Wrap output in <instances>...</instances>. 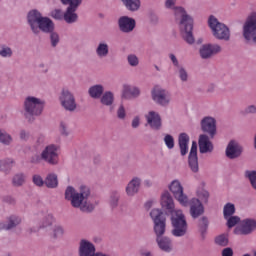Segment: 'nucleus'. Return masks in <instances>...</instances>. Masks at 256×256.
<instances>
[{
  "mask_svg": "<svg viewBox=\"0 0 256 256\" xmlns=\"http://www.w3.org/2000/svg\"><path fill=\"white\" fill-rule=\"evenodd\" d=\"M161 205L171 213L172 235L174 237H185L187 234V220L182 210L175 209L173 196L169 192H164L161 196Z\"/></svg>",
  "mask_w": 256,
  "mask_h": 256,
  "instance_id": "nucleus-1",
  "label": "nucleus"
},
{
  "mask_svg": "<svg viewBox=\"0 0 256 256\" xmlns=\"http://www.w3.org/2000/svg\"><path fill=\"white\" fill-rule=\"evenodd\" d=\"M65 199L70 201L74 209H80L84 213H91L95 204L91 202V190L87 186H81L78 190L68 186L65 190Z\"/></svg>",
  "mask_w": 256,
  "mask_h": 256,
  "instance_id": "nucleus-2",
  "label": "nucleus"
},
{
  "mask_svg": "<svg viewBox=\"0 0 256 256\" xmlns=\"http://www.w3.org/2000/svg\"><path fill=\"white\" fill-rule=\"evenodd\" d=\"M165 7L166 9L174 11L176 16L182 17L180 21L181 35L188 45H193V43H195V37L193 36V18L187 15L183 7L175 5V1H166Z\"/></svg>",
  "mask_w": 256,
  "mask_h": 256,
  "instance_id": "nucleus-3",
  "label": "nucleus"
},
{
  "mask_svg": "<svg viewBox=\"0 0 256 256\" xmlns=\"http://www.w3.org/2000/svg\"><path fill=\"white\" fill-rule=\"evenodd\" d=\"M28 24L35 35H39L41 31L43 33H53V31H55V23H53V20L43 17L41 12L37 10H31L28 13Z\"/></svg>",
  "mask_w": 256,
  "mask_h": 256,
  "instance_id": "nucleus-4",
  "label": "nucleus"
},
{
  "mask_svg": "<svg viewBox=\"0 0 256 256\" xmlns=\"http://www.w3.org/2000/svg\"><path fill=\"white\" fill-rule=\"evenodd\" d=\"M59 151H61L59 145L49 144L40 154H33L30 157V163H32V165H39L44 161V163H48V165H59Z\"/></svg>",
  "mask_w": 256,
  "mask_h": 256,
  "instance_id": "nucleus-5",
  "label": "nucleus"
},
{
  "mask_svg": "<svg viewBox=\"0 0 256 256\" xmlns=\"http://www.w3.org/2000/svg\"><path fill=\"white\" fill-rule=\"evenodd\" d=\"M44 108L45 101L43 99L35 96H27L23 103V115L27 121L32 123V121H35V117H39L43 113Z\"/></svg>",
  "mask_w": 256,
  "mask_h": 256,
  "instance_id": "nucleus-6",
  "label": "nucleus"
},
{
  "mask_svg": "<svg viewBox=\"0 0 256 256\" xmlns=\"http://www.w3.org/2000/svg\"><path fill=\"white\" fill-rule=\"evenodd\" d=\"M208 25L212 31V35L220 41H229L231 39V31L227 25L219 22L215 16H210L208 19Z\"/></svg>",
  "mask_w": 256,
  "mask_h": 256,
  "instance_id": "nucleus-7",
  "label": "nucleus"
},
{
  "mask_svg": "<svg viewBox=\"0 0 256 256\" xmlns=\"http://www.w3.org/2000/svg\"><path fill=\"white\" fill-rule=\"evenodd\" d=\"M168 189L170 193H172L174 199H176L182 207H189V196L185 194V189L179 179L172 180L168 185Z\"/></svg>",
  "mask_w": 256,
  "mask_h": 256,
  "instance_id": "nucleus-8",
  "label": "nucleus"
},
{
  "mask_svg": "<svg viewBox=\"0 0 256 256\" xmlns=\"http://www.w3.org/2000/svg\"><path fill=\"white\" fill-rule=\"evenodd\" d=\"M150 217L154 223V233L156 237H163L167 227V218L161 209H153L150 212Z\"/></svg>",
  "mask_w": 256,
  "mask_h": 256,
  "instance_id": "nucleus-9",
  "label": "nucleus"
},
{
  "mask_svg": "<svg viewBox=\"0 0 256 256\" xmlns=\"http://www.w3.org/2000/svg\"><path fill=\"white\" fill-rule=\"evenodd\" d=\"M151 98L160 107H169L171 105V92L160 86H155L151 90Z\"/></svg>",
  "mask_w": 256,
  "mask_h": 256,
  "instance_id": "nucleus-10",
  "label": "nucleus"
},
{
  "mask_svg": "<svg viewBox=\"0 0 256 256\" xmlns=\"http://www.w3.org/2000/svg\"><path fill=\"white\" fill-rule=\"evenodd\" d=\"M243 37L248 43H256V13L250 14L243 26Z\"/></svg>",
  "mask_w": 256,
  "mask_h": 256,
  "instance_id": "nucleus-11",
  "label": "nucleus"
},
{
  "mask_svg": "<svg viewBox=\"0 0 256 256\" xmlns=\"http://www.w3.org/2000/svg\"><path fill=\"white\" fill-rule=\"evenodd\" d=\"M59 102L61 107L69 113L77 111V101L75 95L72 94L68 89H63L59 95Z\"/></svg>",
  "mask_w": 256,
  "mask_h": 256,
  "instance_id": "nucleus-12",
  "label": "nucleus"
},
{
  "mask_svg": "<svg viewBox=\"0 0 256 256\" xmlns=\"http://www.w3.org/2000/svg\"><path fill=\"white\" fill-rule=\"evenodd\" d=\"M64 5H68L66 11L64 12V21L68 23V25H72V23H77L79 16L75 11L81 5V1H63Z\"/></svg>",
  "mask_w": 256,
  "mask_h": 256,
  "instance_id": "nucleus-13",
  "label": "nucleus"
},
{
  "mask_svg": "<svg viewBox=\"0 0 256 256\" xmlns=\"http://www.w3.org/2000/svg\"><path fill=\"white\" fill-rule=\"evenodd\" d=\"M254 231H256L255 218H245L241 220L240 226L234 229L235 235H251Z\"/></svg>",
  "mask_w": 256,
  "mask_h": 256,
  "instance_id": "nucleus-14",
  "label": "nucleus"
},
{
  "mask_svg": "<svg viewBox=\"0 0 256 256\" xmlns=\"http://www.w3.org/2000/svg\"><path fill=\"white\" fill-rule=\"evenodd\" d=\"M203 133H207L211 139L217 135V120L212 116H206L200 121Z\"/></svg>",
  "mask_w": 256,
  "mask_h": 256,
  "instance_id": "nucleus-15",
  "label": "nucleus"
},
{
  "mask_svg": "<svg viewBox=\"0 0 256 256\" xmlns=\"http://www.w3.org/2000/svg\"><path fill=\"white\" fill-rule=\"evenodd\" d=\"M223 51V48L219 44H203L199 49L201 59H211L215 55H219Z\"/></svg>",
  "mask_w": 256,
  "mask_h": 256,
  "instance_id": "nucleus-16",
  "label": "nucleus"
},
{
  "mask_svg": "<svg viewBox=\"0 0 256 256\" xmlns=\"http://www.w3.org/2000/svg\"><path fill=\"white\" fill-rule=\"evenodd\" d=\"M188 205L190 206V215L192 219H199V217L205 213L203 203L196 197L191 198L190 201L188 199Z\"/></svg>",
  "mask_w": 256,
  "mask_h": 256,
  "instance_id": "nucleus-17",
  "label": "nucleus"
},
{
  "mask_svg": "<svg viewBox=\"0 0 256 256\" xmlns=\"http://www.w3.org/2000/svg\"><path fill=\"white\" fill-rule=\"evenodd\" d=\"M188 165L192 173H199V158L197 157V142L193 141L188 156Z\"/></svg>",
  "mask_w": 256,
  "mask_h": 256,
  "instance_id": "nucleus-18",
  "label": "nucleus"
},
{
  "mask_svg": "<svg viewBox=\"0 0 256 256\" xmlns=\"http://www.w3.org/2000/svg\"><path fill=\"white\" fill-rule=\"evenodd\" d=\"M141 95V89L137 86H131L129 84H124L122 87L121 97L127 101L131 99H137Z\"/></svg>",
  "mask_w": 256,
  "mask_h": 256,
  "instance_id": "nucleus-19",
  "label": "nucleus"
},
{
  "mask_svg": "<svg viewBox=\"0 0 256 256\" xmlns=\"http://www.w3.org/2000/svg\"><path fill=\"white\" fill-rule=\"evenodd\" d=\"M22 219L17 215H10L6 218V221L0 222V231H11V229H15L18 225H21Z\"/></svg>",
  "mask_w": 256,
  "mask_h": 256,
  "instance_id": "nucleus-20",
  "label": "nucleus"
},
{
  "mask_svg": "<svg viewBox=\"0 0 256 256\" xmlns=\"http://www.w3.org/2000/svg\"><path fill=\"white\" fill-rule=\"evenodd\" d=\"M135 19L129 16H122L118 20V27L122 33H131L135 29Z\"/></svg>",
  "mask_w": 256,
  "mask_h": 256,
  "instance_id": "nucleus-21",
  "label": "nucleus"
},
{
  "mask_svg": "<svg viewBox=\"0 0 256 256\" xmlns=\"http://www.w3.org/2000/svg\"><path fill=\"white\" fill-rule=\"evenodd\" d=\"M145 119L151 129H155V131H159V129H161L162 123L159 112L151 110L145 115Z\"/></svg>",
  "mask_w": 256,
  "mask_h": 256,
  "instance_id": "nucleus-22",
  "label": "nucleus"
},
{
  "mask_svg": "<svg viewBox=\"0 0 256 256\" xmlns=\"http://www.w3.org/2000/svg\"><path fill=\"white\" fill-rule=\"evenodd\" d=\"M143 180L139 177H133L128 184L126 185L125 191L128 197H135L137 193H139V189H141V183Z\"/></svg>",
  "mask_w": 256,
  "mask_h": 256,
  "instance_id": "nucleus-23",
  "label": "nucleus"
},
{
  "mask_svg": "<svg viewBox=\"0 0 256 256\" xmlns=\"http://www.w3.org/2000/svg\"><path fill=\"white\" fill-rule=\"evenodd\" d=\"M198 145L200 153H213V142H211L207 134H201L199 136Z\"/></svg>",
  "mask_w": 256,
  "mask_h": 256,
  "instance_id": "nucleus-24",
  "label": "nucleus"
},
{
  "mask_svg": "<svg viewBox=\"0 0 256 256\" xmlns=\"http://www.w3.org/2000/svg\"><path fill=\"white\" fill-rule=\"evenodd\" d=\"M243 153V148L235 141H231L226 148V157L228 159H237Z\"/></svg>",
  "mask_w": 256,
  "mask_h": 256,
  "instance_id": "nucleus-25",
  "label": "nucleus"
},
{
  "mask_svg": "<svg viewBox=\"0 0 256 256\" xmlns=\"http://www.w3.org/2000/svg\"><path fill=\"white\" fill-rule=\"evenodd\" d=\"M110 48L107 41H99L95 47V55L98 59H107L109 57Z\"/></svg>",
  "mask_w": 256,
  "mask_h": 256,
  "instance_id": "nucleus-26",
  "label": "nucleus"
},
{
  "mask_svg": "<svg viewBox=\"0 0 256 256\" xmlns=\"http://www.w3.org/2000/svg\"><path fill=\"white\" fill-rule=\"evenodd\" d=\"M156 242L161 249V251H164V253H171L173 251V241L169 237H156Z\"/></svg>",
  "mask_w": 256,
  "mask_h": 256,
  "instance_id": "nucleus-27",
  "label": "nucleus"
},
{
  "mask_svg": "<svg viewBox=\"0 0 256 256\" xmlns=\"http://www.w3.org/2000/svg\"><path fill=\"white\" fill-rule=\"evenodd\" d=\"M178 141H179L180 153L182 157H185V155L189 153V135L185 133L180 134Z\"/></svg>",
  "mask_w": 256,
  "mask_h": 256,
  "instance_id": "nucleus-28",
  "label": "nucleus"
},
{
  "mask_svg": "<svg viewBox=\"0 0 256 256\" xmlns=\"http://www.w3.org/2000/svg\"><path fill=\"white\" fill-rule=\"evenodd\" d=\"M103 93H105V86L102 84H95L88 89V95L92 99H101Z\"/></svg>",
  "mask_w": 256,
  "mask_h": 256,
  "instance_id": "nucleus-29",
  "label": "nucleus"
},
{
  "mask_svg": "<svg viewBox=\"0 0 256 256\" xmlns=\"http://www.w3.org/2000/svg\"><path fill=\"white\" fill-rule=\"evenodd\" d=\"M13 167H15V160L13 158H4L0 160V171L2 173L9 175Z\"/></svg>",
  "mask_w": 256,
  "mask_h": 256,
  "instance_id": "nucleus-30",
  "label": "nucleus"
},
{
  "mask_svg": "<svg viewBox=\"0 0 256 256\" xmlns=\"http://www.w3.org/2000/svg\"><path fill=\"white\" fill-rule=\"evenodd\" d=\"M100 103L105 107H111L115 103V93L110 90L103 92L100 97Z\"/></svg>",
  "mask_w": 256,
  "mask_h": 256,
  "instance_id": "nucleus-31",
  "label": "nucleus"
},
{
  "mask_svg": "<svg viewBox=\"0 0 256 256\" xmlns=\"http://www.w3.org/2000/svg\"><path fill=\"white\" fill-rule=\"evenodd\" d=\"M196 197H198L199 201H201L202 204L203 203L204 204L209 203L210 194H209V191H207L205 189V186H203V185H200V186L197 187Z\"/></svg>",
  "mask_w": 256,
  "mask_h": 256,
  "instance_id": "nucleus-32",
  "label": "nucleus"
},
{
  "mask_svg": "<svg viewBox=\"0 0 256 256\" xmlns=\"http://www.w3.org/2000/svg\"><path fill=\"white\" fill-rule=\"evenodd\" d=\"M44 185L48 189H56V187H58V185H59V180L57 178V174H55V173L48 174L44 180Z\"/></svg>",
  "mask_w": 256,
  "mask_h": 256,
  "instance_id": "nucleus-33",
  "label": "nucleus"
},
{
  "mask_svg": "<svg viewBox=\"0 0 256 256\" xmlns=\"http://www.w3.org/2000/svg\"><path fill=\"white\" fill-rule=\"evenodd\" d=\"M53 223H55V216L51 213H46L40 221L39 229H47V227H51Z\"/></svg>",
  "mask_w": 256,
  "mask_h": 256,
  "instance_id": "nucleus-34",
  "label": "nucleus"
},
{
  "mask_svg": "<svg viewBox=\"0 0 256 256\" xmlns=\"http://www.w3.org/2000/svg\"><path fill=\"white\" fill-rule=\"evenodd\" d=\"M63 235H65V228L62 225L53 226L51 232L52 239H62Z\"/></svg>",
  "mask_w": 256,
  "mask_h": 256,
  "instance_id": "nucleus-35",
  "label": "nucleus"
},
{
  "mask_svg": "<svg viewBox=\"0 0 256 256\" xmlns=\"http://www.w3.org/2000/svg\"><path fill=\"white\" fill-rule=\"evenodd\" d=\"M235 204L228 202L223 207V216L224 219H228V217H233L235 215Z\"/></svg>",
  "mask_w": 256,
  "mask_h": 256,
  "instance_id": "nucleus-36",
  "label": "nucleus"
},
{
  "mask_svg": "<svg viewBox=\"0 0 256 256\" xmlns=\"http://www.w3.org/2000/svg\"><path fill=\"white\" fill-rule=\"evenodd\" d=\"M244 177L249 180L250 185L254 191H256V171L255 170H246Z\"/></svg>",
  "mask_w": 256,
  "mask_h": 256,
  "instance_id": "nucleus-37",
  "label": "nucleus"
},
{
  "mask_svg": "<svg viewBox=\"0 0 256 256\" xmlns=\"http://www.w3.org/2000/svg\"><path fill=\"white\" fill-rule=\"evenodd\" d=\"M0 143H2V145L9 146L13 143V137L5 130L0 129Z\"/></svg>",
  "mask_w": 256,
  "mask_h": 256,
  "instance_id": "nucleus-38",
  "label": "nucleus"
},
{
  "mask_svg": "<svg viewBox=\"0 0 256 256\" xmlns=\"http://www.w3.org/2000/svg\"><path fill=\"white\" fill-rule=\"evenodd\" d=\"M0 57L3 59H11L13 57V49L7 45H0Z\"/></svg>",
  "mask_w": 256,
  "mask_h": 256,
  "instance_id": "nucleus-39",
  "label": "nucleus"
},
{
  "mask_svg": "<svg viewBox=\"0 0 256 256\" xmlns=\"http://www.w3.org/2000/svg\"><path fill=\"white\" fill-rule=\"evenodd\" d=\"M124 6L128 11H139L141 8V2L140 1H124Z\"/></svg>",
  "mask_w": 256,
  "mask_h": 256,
  "instance_id": "nucleus-40",
  "label": "nucleus"
},
{
  "mask_svg": "<svg viewBox=\"0 0 256 256\" xmlns=\"http://www.w3.org/2000/svg\"><path fill=\"white\" fill-rule=\"evenodd\" d=\"M25 183V174L17 173L12 178V185L14 187H21Z\"/></svg>",
  "mask_w": 256,
  "mask_h": 256,
  "instance_id": "nucleus-41",
  "label": "nucleus"
},
{
  "mask_svg": "<svg viewBox=\"0 0 256 256\" xmlns=\"http://www.w3.org/2000/svg\"><path fill=\"white\" fill-rule=\"evenodd\" d=\"M226 219L227 223V227L228 229H233V227H235V225H237L238 223H241V218L239 216H229L228 218H224Z\"/></svg>",
  "mask_w": 256,
  "mask_h": 256,
  "instance_id": "nucleus-42",
  "label": "nucleus"
},
{
  "mask_svg": "<svg viewBox=\"0 0 256 256\" xmlns=\"http://www.w3.org/2000/svg\"><path fill=\"white\" fill-rule=\"evenodd\" d=\"M119 193L118 192H112L109 199V205L112 209H116L119 205Z\"/></svg>",
  "mask_w": 256,
  "mask_h": 256,
  "instance_id": "nucleus-43",
  "label": "nucleus"
},
{
  "mask_svg": "<svg viewBox=\"0 0 256 256\" xmlns=\"http://www.w3.org/2000/svg\"><path fill=\"white\" fill-rule=\"evenodd\" d=\"M50 15L56 21H64L65 12L61 9H54L51 11Z\"/></svg>",
  "mask_w": 256,
  "mask_h": 256,
  "instance_id": "nucleus-44",
  "label": "nucleus"
},
{
  "mask_svg": "<svg viewBox=\"0 0 256 256\" xmlns=\"http://www.w3.org/2000/svg\"><path fill=\"white\" fill-rule=\"evenodd\" d=\"M164 143H165L167 149L175 148V138H173V136H171L170 134H166L164 136Z\"/></svg>",
  "mask_w": 256,
  "mask_h": 256,
  "instance_id": "nucleus-45",
  "label": "nucleus"
},
{
  "mask_svg": "<svg viewBox=\"0 0 256 256\" xmlns=\"http://www.w3.org/2000/svg\"><path fill=\"white\" fill-rule=\"evenodd\" d=\"M178 75H179V79L183 83H187V81H189V73H187V70L184 67H179Z\"/></svg>",
  "mask_w": 256,
  "mask_h": 256,
  "instance_id": "nucleus-46",
  "label": "nucleus"
},
{
  "mask_svg": "<svg viewBox=\"0 0 256 256\" xmlns=\"http://www.w3.org/2000/svg\"><path fill=\"white\" fill-rule=\"evenodd\" d=\"M32 183H34V185H36V187H43V185H45V180L43 179V177L39 174H34L32 176Z\"/></svg>",
  "mask_w": 256,
  "mask_h": 256,
  "instance_id": "nucleus-47",
  "label": "nucleus"
},
{
  "mask_svg": "<svg viewBox=\"0 0 256 256\" xmlns=\"http://www.w3.org/2000/svg\"><path fill=\"white\" fill-rule=\"evenodd\" d=\"M215 242L217 245H220L221 247H227V245H229V239L225 235H220L216 237Z\"/></svg>",
  "mask_w": 256,
  "mask_h": 256,
  "instance_id": "nucleus-48",
  "label": "nucleus"
},
{
  "mask_svg": "<svg viewBox=\"0 0 256 256\" xmlns=\"http://www.w3.org/2000/svg\"><path fill=\"white\" fill-rule=\"evenodd\" d=\"M127 61L130 67H137L139 65V58L135 54L128 55Z\"/></svg>",
  "mask_w": 256,
  "mask_h": 256,
  "instance_id": "nucleus-49",
  "label": "nucleus"
},
{
  "mask_svg": "<svg viewBox=\"0 0 256 256\" xmlns=\"http://www.w3.org/2000/svg\"><path fill=\"white\" fill-rule=\"evenodd\" d=\"M117 117L118 119H120L121 121L125 120V118L127 117V112L125 110V106H123V104H121L118 109H117Z\"/></svg>",
  "mask_w": 256,
  "mask_h": 256,
  "instance_id": "nucleus-50",
  "label": "nucleus"
},
{
  "mask_svg": "<svg viewBox=\"0 0 256 256\" xmlns=\"http://www.w3.org/2000/svg\"><path fill=\"white\" fill-rule=\"evenodd\" d=\"M60 133L61 135H64V137H68V135H70L71 131L69 130V125L67 123L61 122Z\"/></svg>",
  "mask_w": 256,
  "mask_h": 256,
  "instance_id": "nucleus-51",
  "label": "nucleus"
},
{
  "mask_svg": "<svg viewBox=\"0 0 256 256\" xmlns=\"http://www.w3.org/2000/svg\"><path fill=\"white\" fill-rule=\"evenodd\" d=\"M50 41H51V45L53 47H55L56 45H59V34H57V32H50Z\"/></svg>",
  "mask_w": 256,
  "mask_h": 256,
  "instance_id": "nucleus-52",
  "label": "nucleus"
},
{
  "mask_svg": "<svg viewBox=\"0 0 256 256\" xmlns=\"http://www.w3.org/2000/svg\"><path fill=\"white\" fill-rule=\"evenodd\" d=\"M199 226L204 229H207V227L209 226V220L207 219V217H202L199 220Z\"/></svg>",
  "mask_w": 256,
  "mask_h": 256,
  "instance_id": "nucleus-53",
  "label": "nucleus"
},
{
  "mask_svg": "<svg viewBox=\"0 0 256 256\" xmlns=\"http://www.w3.org/2000/svg\"><path fill=\"white\" fill-rule=\"evenodd\" d=\"M3 202L8 203V205H15V198L13 196H4Z\"/></svg>",
  "mask_w": 256,
  "mask_h": 256,
  "instance_id": "nucleus-54",
  "label": "nucleus"
},
{
  "mask_svg": "<svg viewBox=\"0 0 256 256\" xmlns=\"http://www.w3.org/2000/svg\"><path fill=\"white\" fill-rule=\"evenodd\" d=\"M244 113H246V114H255L256 113V106L255 105L247 106L244 110Z\"/></svg>",
  "mask_w": 256,
  "mask_h": 256,
  "instance_id": "nucleus-55",
  "label": "nucleus"
},
{
  "mask_svg": "<svg viewBox=\"0 0 256 256\" xmlns=\"http://www.w3.org/2000/svg\"><path fill=\"white\" fill-rule=\"evenodd\" d=\"M140 124H141V119L139 118V116L134 117L132 120L133 129H137V127H139Z\"/></svg>",
  "mask_w": 256,
  "mask_h": 256,
  "instance_id": "nucleus-56",
  "label": "nucleus"
},
{
  "mask_svg": "<svg viewBox=\"0 0 256 256\" xmlns=\"http://www.w3.org/2000/svg\"><path fill=\"white\" fill-rule=\"evenodd\" d=\"M169 59L173 63L174 67H179V60L177 59V56H175V54H169Z\"/></svg>",
  "mask_w": 256,
  "mask_h": 256,
  "instance_id": "nucleus-57",
  "label": "nucleus"
},
{
  "mask_svg": "<svg viewBox=\"0 0 256 256\" xmlns=\"http://www.w3.org/2000/svg\"><path fill=\"white\" fill-rule=\"evenodd\" d=\"M222 256H233V249L232 248H224L222 250Z\"/></svg>",
  "mask_w": 256,
  "mask_h": 256,
  "instance_id": "nucleus-58",
  "label": "nucleus"
},
{
  "mask_svg": "<svg viewBox=\"0 0 256 256\" xmlns=\"http://www.w3.org/2000/svg\"><path fill=\"white\" fill-rule=\"evenodd\" d=\"M20 139H22V141H27V139H29V132H27L25 130H21L20 131Z\"/></svg>",
  "mask_w": 256,
  "mask_h": 256,
  "instance_id": "nucleus-59",
  "label": "nucleus"
},
{
  "mask_svg": "<svg viewBox=\"0 0 256 256\" xmlns=\"http://www.w3.org/2000/svg\"><path fill=\"white\" fill-rule=\"evenodd\" d=\"M36 143H37L38 145H43V144L45 143V136L39 135V136L37 137V139H36Z\"/></svg>",
  "mask_w": 256,
  "mask_h": 256,
  "instance_id": "nucleus-60",
  "label": "nucleus"
},
{
  "mask_svg": "<svg viewBox=\"0 0 256 256\" xmlns=\"http://www.w3.org/2000/svg\"><path fill=\"white\" fill-rule=\"evenodd\" d=\"M150 21L153 25H156V23H159V17L157 15H151Z\"/></svg>",
  "mask_w": 256,
  "mask_h": 256,
  "instance_id": "nucleus-61",
  "label": "nucleus"
},
{
  "mask_svg": "<svg viewBox=\"0 0 256 256\" xmlns=\"http://www.w3.org/2000/svg\"><path fill=\"white\" fill-rule=\"evenodd\" d=\"M215 89H216L215 84H209L207 91H208V93H213V91H215Z\"/></svg>",
  "mask_w": 256,
  "mask_h": 256,
  "instance_id": "nucleus-62",
  "label": "nucleus"
},
{
  "mask_svg": "<svg viewBox=\"0 0 256 256\" xmlns=\"http://www.w3.org/2000/svg\"><path fill=\"white\" fill-rule=\"evenodd\" d=\"M144 184H145L147 187H151V181H149V180L144 181Z\"/></svg>",
  "mask_w": 256,
  "mask_h": 256,
  "instance_id": "nucleus-63",
  "label": "nucleus"
},
{
  "mask_svg": "<svg viewBox=\"0 0 256 256\" xmlns=\"http://www.w3.org/2000/svg\"><path fill=\"white\" fill-rule=\"evenodd\" d=\"M144 256H153V254H151V252H145L143 253Z\"/></svg>",
  "mask_w": 256,
  "mask_h": 256,
  "instance_id": "nucleus-64",
  "label": "nucleus"
}]
</instances>
